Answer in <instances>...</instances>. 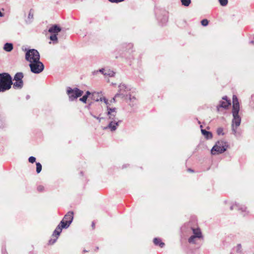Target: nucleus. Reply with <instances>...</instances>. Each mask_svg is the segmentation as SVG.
I'll return each instance as SVG.
<instances>
[{
	"label": "nucleus",
	"mask_w": 254,
	"mask_h": 254,
	"mask_svg": "<svg viewBox=\"0 0 254 254\" xmlns=\"http://www.w3.org/2000/svg\"><path fill=\"white\" fill-rule=\"evenodd\" d=\"M73 218V212L72 211L68 212L64 216L63 220L61 221L60 224L57 227L53 232V236L56 237V239L53 241L52 240L49 241L51 244H54L57 240L58 236L62 232L63 228H67L71 223Z\"/></svg>",
	"instance_id": "1"
},
{
	"label": "nucleus",
	"mask_w": 254,
	"mask_h": 254,
	"mask_svg": "<svg viewBox=\"0 0 254 254\" xmlns=\"http://www.w3.org/2000/svg\"><path fill=\"white\" fill-rule=\"evenodd\" d=\"M240 110L239 103L238 99L236 95L233 96V116L232 120V131L234 134H236L237 128L240 125L241 119L239 116V112Z\"/></svg>",
	"instance_id": "2"
},
{
	"label": "nucleus",
	"mask_w": 254,
	"mask_h": 254,
	"mask_svg": "<svg viewBox=\"0 0 254 254\" xmlns=\"http://www.w3.org/2000/svg\"><path fill=\"white\" fill-rule=\"evenodd\" d=\"M12 84V78L7 73H0V92L9 90Z\"/></svg>",
	"instance_id": "3"
},
{
	"label": "nucleus",
	"mask_w": 254,
	"mask_h": 254,
	"mask_svg": "<svg viewBox=\"0 0 254 254\" xmlns=\"http://www.w3.org/2000/svg\"><path fill=\"white\" fill-rule=\"evenodd\" d=\"M227 147V142L222 140L218 141L212 148L211 153L213 155L222 153L226 150Z\"/></svg>",
	"instance_id": "4"
},
{
	"label": "nucleus",
	"mask_w": 254,
	"mask_h": 254,
	"mask_svg": "<svg viewBox=\"0 0 254 254\" xmlns=\"http://www.w3.org/2000/svg\"><path fill=\"white\" fill-rule=\"evenodd\" d=\"M25 59L30 63L35 62L40 60V54L36 50H29L25 54Z\"/></svg>",
	"instance_id": "5"
},
{
	"label": "nucleus",
	"mask_w": 254,
	"mask_h": 254,
	"mask_svg": "<svg viewBox=\"0 0 254 254\" xmlns=\"http://www.w3.org/2000/svg\"><path fill=\"white\" fill-rule=\"evenodd\" d=\"M62 30L61 28L58 25H53L49 29V32L52 35L50 37V39L53 42L54 44H57L58 42L57 34Z\"/></svg>",
	"instance_id": "6"
},
{
	"label": "nucleus",
	"mask_w": 254,
	"mask_h": 254,
	"mask_svg": "<svg viewBox=\"0 0 254 254\" xmlns=\"http://www.w3.org/2000/svg\"><path fill=\"white\" fill-rule=\"evenodd\" d=\"M29 66L31 71L34 73H39L41 72L44 68V65L40 61V60L35 62H34L33 63H30Z\"/></svg>",
	"instance_id": "7"
},
{
	"label": "nucleus",
	"mask_w": 254,
	"mask_h": 254,
	"mask_svg": "<svg viewBox=\"0 0 254 254\" xmlns=\"http://www.w3.org/2000/svg\"><path fill=\"white\" fill-rule=\"evenodd\" d=\"M83 93V92L82 90H80L77 88L72 89L68 87L67 90V94H68L70 101H73L75 99L81 96Z\"/></svg>",
	"instance_id": "8"
},
{
	"label": "nucleus",
	"mask_w": 254,
	"mask_h": 254,
	"mask_svg": "<svg viewBox=\"0 0 254 254\" xmlns=\"http://www.w3.org/2000/svg\"><path fill=\"white\" fill-rule=\"evenodd\" d=\"M130 89L125 84H121L119 86V91L115 95V97H121L122 98L127 97L129 94Z\"/></svg>",
	"instance_id": "9"
},
{
	"label": "nucleus",
	"mask_w": 254,
	"mask_h": 254,
	"mask_svg": "<svg viewBox=\"0 0 254 254\" xmlns=\"http://www.w3.org/2000/svg\"><path fill=\"white\" fill-rule=\"evenodd\" d=\"M23 74L22 72H17L14 77V80L15 81L13 83V87L15 89H21L23 87V82L22 78Z\"/></svg>",
	"instance_id": "10"
},
{
	"label": "nucleus",
	"mask_w": 254,
	"mask_h": 254,
	"mask_svg": "<svg viewBox=\"0 0 254 254\" xmlns=\"http://www.w3.org/2000/svg\"><path fill=\"white\" fill-rule=\"evenodd\" d=\"M121 122V121L119 120H111L108 126L105 127L104 129H109L111 131H115Z\"/></svg>",
	"instance_id": "11"
},
{
	"label": "nucleus",
	"mask_w": 254,
	"mask_h": 254,
	"mask_svg": "<svg viewBox=\"0 0 254 254\" xmlns=\"http://www.w3.org/2000/svg\"><path fill=\"white\" fill-rule=\"evenodd\" d=\"M107 114L111 120H118L116 118L117 115V109L116 108H110L107 106Z\"/></svg>",
	"instance_id": "12"
},
{
	"label": "nucleus",
	"mask_w": 254,
	"mask_h": 254,
	"mask_svg": "<svg viewBox=\"0 0 254 254\" xmlns=\"http://www.w3.org/2000/svg\"><path fill=\"white\" fill-rule=\"evenodd\" d=\"M101 93L99 92H93L92 93V98L93 99L95 100L96 101H104V102L108 105V100L105 97H102L100 96Z\"/></svg>",
	"instance_id": "13"
},
{
	"label": "nucleus",
	"mask_w": 254,
	"mask_h": 254,
	"mask_svg": "<svg viewBox=\"0 0 254 254\" xmlns=\"http://www.w3.org/2000/svg\"><path fill=\"white\" fill-rule=\"evenodd\" d=\"M223 100H224L220 101V104L217 106L218 111H220L221 108L226 109L230 105V101L227 99L226 97H223Z\"/></svg>",
	"instance_id": "14"
},
{
	"label": "nucleus",
	"mask_w": 254,
	"mask_h": 254,
	"mask_svg": "<svg viewBox=\"0 0 254 254\" xmlns=\"http://www.w3.org/2000/svg\"><path fill=\"white\" fill-rule=\"evenodd\" d=\"M230 208L231 210H233L234 209L241 210L243 212H246L247 210L246 207H245V206L240 205L238 204H235L233 205Z\"/></svg>",
	"instance_id": "15"
},
{
	"label": "nucleus",
	"mask_w": 254,
	"mask_h": 254,
	"mask_svg": "<svg viewBox=\"0 0 254 254\" xmlns=\"http://www.w3.org/2000/svg\"><path fill=\"white\" fill-rule=\"evenodd\" d=\"M192 232L193 235L194 237H195L196 238H201L202 237L201 232L200 231V230L198 228L194 229L192 228Z\"/></svg>",
	"instance_id": "16"
},
{
	"label": "nucleus",
	"mask_w": 254,
	"mask_h": 254,
	"mask_svg": "<svg viewBox=\"0 0 254 254\" xmlns=\"http://www.w3.org/2000/svg\"><path fill=\"white\" fill-rule=\"evenodd\" d=\"M13 48V44L12 43H6L3 46L4 51L7 52H11Z\"/></svg>",
	"instance_id": "17"
},
{
	"label": "nucleus",
	"mask_w": 254,
	"mask_h": 254,
	"mask_svg": "<svg viewBox=\"0 0 254 254\" xmlns=\"http://www.w3.org/2000/svg\"><path fill=\"white\" fill-rule=\"evenodd\" d=\"M201 132L203 135H204L207 139L211 138L212 137V134L210 132L207 131L205 129H201Z\"/></svg>",
	"instance_id": "18"
},
{
	"label": "nucleus",
	"mask_w": 254,
	"mask_h": 254,
	"mask_svg": "<svg viewBox=\"0 0 254 254\" xmlns=\"http://www.w3.org/2000/svg\"><path fill=\"white\" fill-rule=\"evenodd\" d=\"M155 245H159L161 248H163L165 244L164 243L161 242V240L158 238H155L153 240Z\"/></svg>",
	"instance_id": "19"
},
{
	"label": "nucleus",
	"mask_w": 254,
	"mask_h": 254,
	"mask_svg": "<svg viewBox=\"0 0 254 254\" xmlns=\"http://www.w3.org/2000/svg\"><path fill=\"white\" fill-rule=\"evenodd\" d=\"M104 75H109V76L112 77L114 76L115 75V72L110 70H106V72H105V73H104Z\"/></svg>",
	"instance_id": "20"
},
{
	"label": "nucleus",
	"mask_w": 254,
	"mask_h": 254,
	"mask_svg": "<svg viewBox=\"0 0 254 254\" xmlns=\"http://www.w3.org/2000/svg\"><path fill=\"white\" fill-rule=\"evenodd\" d=\"M182 5L185 6H188L191 0H181Z\"/></svg>",
	"instance_id": "21"
},
{
	"label": "nucleus",
	"mask_w": 254,
	"mask_h": 254,
	"mask_svg": "<svg viewBox=\"0 0 254 254\" xmlns=\"http://www.w3.org/2000/svg\"><path fill=\"white\" fill-rule=\"evenodd\" d=\"M33 18V13L32 11V10H30L28 16V20L27 21V22H31L32 19Z\"/></svg>",
	"instance_id": "22"
},
{
	"label": "nucleus",
	"mask_w": 254,
	"mask_h": 254,
	"mask_svg": "<svg viewBox=\"0 0 254 254\" xmlns=\"http://www.w3.org/2000/svg\"><path fill=\"white\" fill-rule=\"evenodd\" d=\"M42 170V165L40 163H36V172L39 173Z\"/></svg>",
	"instance_id": "23"
},
{
	"label": "nucleus",
	"mask_w": 254,
	"mask_h": 254,
	"mask_svg": "<svg viewBox=\"0 0 254 254\" xmlns=\"http://www.w3.org/2000/svg\"><path fill=\"white\" fill-rule=\"evenodd\" d=\"M129 99L130 102H131L132 105H133V103H135L136 101V98L134 96H131V95H129Z\"/></svg>",
	"instance_id": "24"
},
{
	"label": "nucleus",
	"mask_w": 254,
	"mask_h": 254,
	"mask_svg": "<svg viewBox=\"0 0 254 254\" xmlns=\"http://www.w3.org/2000/svg\"><path fill=\"white\" fill-rule=\"evenodd\" d=\"M219 2L222 6H226L228 3V0H219Z\"/></svg>",
	"instance_id": "25"
},
{
	"label": "nucleus",
	"mask_w": 254,
	"mask_h": 254,
	"mask_svg": "<svg viewBox=\"0 0 254 254\" xmlns=\"http://www.w3.org/2000/svg\"><path fill=\"white\" fill-rule=\"evenodd\" d=\"M196 238L195 237H194V235L191 236L189 239V242L190 243H195V239Z\"/></svg>",
	"instance_id": "26"
},
{
	"label": "nucleus",
	"mask_w": 254,
	"mask_h": 254,
	"mask_svg": "<svg viewBox=\"0 0 254 254\" xmlns=\"http://www.w3.org/2000/svg\"><path fill=\"white\" fill-rule=\"evenodd\" d=\"M201 23L203 26H206L208 24V21L206 19H203L202 20H201Z\"/></svg>",
	"instance_id": "27"
},
{
	"label": "nucleus",
	"mask_w": 254,
	"mask_h": 254,
	"mask_svg": "<svg viewBox=\"0 0 254 254\" xmlns=\"http://www.w3.org/2000/svg\"><path fill=\"white\" fill-rule=\"evenodd\" d=\"M223 129L221 127H219L217 129V133L218 135H223L224 133L223 132Z\"/></svg>",
	"instance_id": "28"
},
{
	"label": "nucleus",
	"mask_w": 254,
	"mask_h": 254,
	"mask_svg": "<svg viewBox=\"0 0 254 254\" xmlns=\"http://www.w3.org/2000/svg\"><path fill=\"white\" fill-rule=\"evenodd\" d=\"M29 162L31 163H33L34 162H35L36 161V158L35 157H33V156H31L29 158Z\"/></svg>",
	"instance_id": "29"
},
{
	"label": "nucleus",
	"mask_w": 254,
	"mask_h": 254,
	"mask_svg": "<svg viewBox=\"0 0 254 254\" xmlns=\"http://www.w3.org/2000/svg\"><path fill=\"white\" fill-rule=\"evenodd\" d=\"M87 96L84 95L82 97L80 98L79 100L82 101L83 103H86V102L87 101Z\"/></svg>",
	"instance_id": "30"
},
{
	"label": "nucleus",
	"mask_w": 254,
	"mask_h": 254,
	"mask_svg": "<svg viewBox=\"0 0 254 254\" xmlns=\"http://www.w3.org/2000/svg\"><path fill=\"white\" fill-rule=\"evenodd\" d=\"M109 1L111 2H114V3H118L120 2H122L124 1V0H108Z\"/></svg>",
	"instance_id": "31"
},
{
	"label": "nucleus",
	"mask_w": 254,
	"mask_h": 254,
	"mask_svg": "<svg viewBox=\"0 0 254 254\" xmlns=\"http://www.w3.org/2000/svg\"><path fill=\"white\" fill-rule=\"evenodd\" d=\"M37 189L38 191H42L44 190V187L39 186L38 187Z\"/></svg>",
	"instance_id": "32"
},
{
	"label": "nucleus",
	"mask_w": 254,
	"mask_h": 254,
	"mask_svg": "<svg viewBox=\"0 0 254 254\" xmlns=\"http://www.w3.org/2000/svg\"><path fill=\"white\" fill-rule=\"evenodd\" d=\"M104 70H104V69L102 68V69H100V70H99V72H101L102 74H104V73H105V72H104ZM98 72V71L97 70V71H94V72H93V73H94V74H95V73H97V72Z\"/></svg>",
	"instance_id": "33"
},
{
	"label": "nucleus",
	"mask_w": 254,
	"mask_h": 254,
	"mask_svg": "<svg viewBox=\"0 0 254 254\" xmlns=\"http://www.w3.org/2000/svg\"><path fill=\"white\" fill-rule=\"evenodd\" d=\"M90 95H91V93L88 91L86 92V94L84 95V96H87V97L88 98V96Z\"/></svg>",
	"instance_id": "34"
},
{
	"label": "nucleus",
	"mask_w": 254,
	"mask_h": 254,
	"mask_svg": "<svg viewBox=\"0 0 254 254\" xmlns=\"http://www.w3.org/2000/svg\"><path fill=\"white\" fill-rule=\"evenodd\" d=\"M93 117L94 118H95V119H96L98 120H99V122H101V120L102 119V118H99V117H96L95 116H93Z\"/></svg>",
	"instance_id": "35"
},
{
	"label": "nucleus",
	"mask_w": 254,
	"mask_h": 254,
	"mask_svg": "<svg viewBox=\"0 0 254 254\" xmlns=\"http://www.w3.org/2000/svg\"><path fill=\"white\" fill-rule=\"evenodd\" d=\"M2 16H3V13L2 12H1L0 11V17H2Z\"/></svg>",
	"instance_id": "36"
},
{
	"label": "nucleus",
	"mask_w": 254,
	"mask_h": 254,
	"mask_svg": "<svg viewBox=\"0 0 254 254\" xmlns=\"http://www.w3.org/2000/svg\"><path fill=\"white\" fill-rule=\"evenodd\" d=\"M94 226H95V223H94V222H92V226L93 228H94Z\"/></svg>",
	"instance_id": "37"
},
{
	"label": "nucleus",
	"mask_w": 254,
	"mask_h": 254,
	"mask_svg": "<svg viewBox=\"0 0 254 254\" xmlns=\"http://www.w3.org/2000/svg\"><path fill=\"white\" fill-rule=\"evenodd\" d=\"M250 43H251V44H252L254 45V41H251L250 42Z\"/></svg>",
	"instance_id": "38"
},
{
	"label": "nucleus",
	"mask_w": 254,
	"mask_h": 254,
	"mask_svg": "<svg viewBox=\"0 0 254 254\" xmlns=\"http://www.w3.org/2000/svg\"><path fill=\"white\" fill-rule=\"evenodd\" d=\"M188 171L190 172H193V171L192 170H191L190 169H188Z\"/></svg>",
	"instance_id": "39"
},
{
	"label": "nucleus",
	"mask_w": 254,
	"mask_h": 254,
	"mask_svg": "<svg viewBox=\"0 0 254 254\" xmlns=\"http://www.w3.org/2000/svg\"><path fill=\"white\" fill-rule=\"evenodd\" d=\"M116 98V97H115H115L113 98V100L114 102H115V98Z\"/></svg>",
	"instance_id": "40"
}]
</instances>
